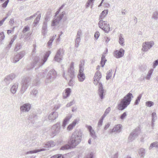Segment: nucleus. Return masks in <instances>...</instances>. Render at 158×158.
I'll return each instance as SVG.
<instances>
[{"mask_svg":"<svg viewBox=\"0 0 158 158\" xmlns=\"http://www.w3.org/2000/svg\"><path fill=\"white\" fill-rule=\"evenodd\" d=\"M90 134L92 137L94 139H96L97 137L95 134V132L94 130L89 131Z\"/></svg>","mask_w":158,"mask_h":158,"instance_id":"ea45409f","label":"nucleus"},{"mask_svg":"<svg viewBox=\"0 0 158 158\" xmlns=\"http://www.w3.org/2000/svg\"><path fill=\"white\" fill-rule=\"evenodd\" d=\"M93 2L91 0H88V1L86 4L85 5V7L87 8L91 4L93 3Z\"/></svg>","mask_w":158,"mask_h":158,"instance_id":"3c124183","label":"nucleus"},{"mask_svg":"<svg viewBox=\"0 0 158 158\" xmlns=\"http://www.w3.org/2000/svg\"><path fill=\"white\" fill-rule=\"evenodd\" d=\"M50 158H64L62 155H55L51 157Z\"/></svg>","mask_w":158,"mask_h":158,"instance_id":"6e6d98bb","label":"nucleus"},{"mask_svg":"<svg viewBox=\"0 0 158 158\" xmlns=\"http://www.w3.org/2000/svg\"><path fill=\"white\" fill-rule=\"evenodd\" d=\"M94 153L93 152H91L89 154L87 155V156L85 158H94Z\"/></svg>","mask_w":158,"mask_h":158,"instance_id":"0e129e2a","label":"nucleus"},{"mask_svg":"<svg viewBox=\"0 0 158 158\" xmlns=\"http://www.w3.org/2000/svg\"><path fill=\"white\" fill-rule=\"evenodd\" d=\"M104 118L102 116L101 118L99 120L98 123V127H100L102 124Z\"/></svg>","mask_w":158,"mask_h":158,"instance_id":"79ce46f5","label":"nucleus"},{"mask_svg":"<svg viewBox=\"0 0 158 158\" xmlns=\"http://www.w3.org/2000/svg\"><path fill=\"white\" fill-rule=\"evenodd\" d=\"M84 61L83 60H82L80 61V64H79V70L82 71H84Z\"/></svg>","mask_w":158,"mask_h":158,"instance_id":"2f4dec72","label":"nucleus"},{"mask_svg":"<svg viewBox=\"0 0 158 158\" xmlns=\"http://www.w3.org/2000/svg\"><path fill=\"white\" fill-rule=\"evenodd\" d=\"M84 71H79V73L77 76V77L79 81L80 82H83L85 79V74L83 73Z\"/></svg>","mask_w":158,"mask_h":158,"instance_id":"6ab92c4d","label":"nucleus"},{"mask_svg":"<svg viewBox=\"0 0 158 158\" xmlns=\"http://www.w3.org/2000/svg\"><path fill=\"white\" fill-rule=\"evenodd\" d=\"M100 35V33L98 31H96L94 34V37L96 39H98Z\"/></svg>","mask_w":158,"mask_h":158,"instance_id":"69168bd1","label":"nucleus"},{"mask_svg":"<svg viewBox=\"0 0 158 158\" xmlns=\"http://www.w3.org/2000/svg\"><path fill=\"white\" fill-rule=\"evenodd\" d=\"M157 119V117L156 113L153 112L152 113V121L153 122H155V120Z\"/></svg>","mask_w":158,"mask_h":158,"instance_id":"37998d69","label":"nucleus"},{"mask_svg":"<svg viewBox=\"0 0 158 158\" xmlns=\"http://www.w3.org/2000/svg\"><path fill=\"white\" fill-rule=\"evenodd\" d=\"M18 83H15L11 87L10 91L13 94H15L18 88Z\"/></svg>","mask_w":158,"mask_h":158,"instance_id":"393cba45","label":"nucleus"},{"mask_svg":"<svg viewBox=\"0 0 158 158\" xmlns=\"http://www.w3.org/2000/svg\"><path fill=\"white\" fill-rule=\"evenodd\" d=\"M155 20H156L158 19V11H156L153 13L152 18Z\"/></svg>","mask_w":158,"mask_h":158,"instance_id":"f704fd0d","label":"nucleus"},{"mask_svg":"<svg viewBox=\"0 0 158 158\" xmlns=\"http://www.w3.org/2000/svg\"><path fill=\"white\" fill-rule=\"evenodd\" d=\"M123 35L120 34L119 35V43L122 46H123L124 45V39L122 37Z\"/></svg>","mask_w":158,"mask_h":158,"instance_id":"7c9ffc66","label":"nucleus"},{"mask_svg":"<svg viewBox=\"0 0 158 158\" xmlns=\"http://www.w3.org/2000/svg\"><path fill=\"white\" fill-rule=\"evenodd\" d=\"M106 60L105 58V56L103 55L101 58V60L100 62V64H101L102 67H103L106 61Z\"/></svg>","mask_w":158,"mask_h":158,"instance_id":"c85d7f7f","label":"nucleus"},{"mask_svg":"<svg viewBox=\"0 0 158 158\" xmlns=\"http://www.w3.org/2000/svg\"><path fill=\"white\" fill-rule=\"evenodd\" d=\"M81 38H76L75 39V46L76 48H77L79 46V43L80 42Z\"/></svg>","mask_w":158,"mask_h":158,"instance_id":"c9c22d12","label":"nucleus"},{"mask_svg":"<svg viewBox=\"0 0 158 158\" xmlns=\"http://www.w3.org/2000/svg\"><path fill=\"white\" fill-rule=\"evenodd\" d=\"M9 0H7L6 1L3 3L2 4V7L3 8H5L6 7L7 5L9 2Z\"/></svg>","mask_w":158,"mask_h":158,"instance_id":"e2e57ef3","label":"nucleus"},{"mask_svg":"<svg viewBox=\"0 0 158 158\" xmlns=\"http://www.w3.org/2000/svg\"><path fill=\"white\" fill-rule=\"evenodd\" d=\"M30 30L29 27L28 26H25L23 30V33H25L26 32L29 31Z\"/></svg>","mask_w":158,"mask_h":158,"instance_id":"de8ad7c7","label":"nucleus"},{"mask_svg":"<svg viewBox=\"0 0 158 158\" xmlns=\"http://www.w3.org/2000/svg\"><path fill=\"white\" fill-rule=\"evenodd\" d=\"M15 77V74L14 73H11L5 77L3 81L5 83L6 85H8Z\"/></svg>","mask_w":158,"mask_h":158,"instance_id":"4468645a","label":"nucleus"},{"mask_svg":"<svg viewBox=\"0 0 158 158\" xmlns=\"http://www.w3.org/2000/svg\"><path fill=\"white\" fill-rule=\"evenodd\" d=\"M146 152L144 148H141L138 150V153L141 158H143Z\"/></svg>","mask_w":158,"mask_h":158,"instance_id":"cd10ccee","label":"nucleus"},{"mask_svg":"<svg viewBox=\"0 0 158 158\" xmlns=\"http://www.w3.org/2000/svg\"><path fill=\"white\" fill-rule=\"evenodd\" d=\"M133 98L132 94L130 93H128L121 99L120 103L118 105V109L120 110H124L130 104L131 99Z\"/></svg>","mask_w":158,"mask_h":158,"instance_id":"f03ea898","label":"nucleus"},{"mask_svg":"<svg viewBox=\"0 0 158 158\" xmlns=\"http://www.w3.org/2000/svg\"><path fill=\"white\" fill-rule=\"evenodd\" d=\"M59 21H58V20H57V18L54 20L52 22V26H54L58 24Z\"/></svg>","mask_w":158,"mask_h":158,"instance_id":"a18cd8bd","label":"nucleus"},{"mask_svg":"<svg viewBox=\"0 0 158 158\" xmlns=\"http://www.w3.org/2000/svg\"><path fill=\"white\" fill-rule=\"evenodd\" d=\"M40 81L39 78H37L34 81L33 84L35 86H38L40 84Z\"/></svg>","mask_w":158,"mask_h":158,"instance_id":"49530a36","label":"nucleus"},{"mask_svg":"<svg viewBox=\"0 0 158 158\" xmlns=\"http://www.w3.org/2000/svg\"><path fill=\"white\" fill-rule=\"evenodd\" d=\"M21 112H28L31 109V105L28 103H25L20 107Z\"/></svg>","mask_w":158,"mask_h":158,"instance_id":"dca6fc26","label":"nucleus"},{"mask_svg":"<svg viewBox=\"0 0 158 158\" xmlns=\"http://www.w3.org/2000/svg\"><path fill=\"white\" fill-rule=\"evenodd\" d=\"M31 79L29 77L23 78L22 81V86L21 89L22 94H23L31 84Z\"/></svg>","mask_w":158,"mask_h":158,"instance_id":"0eeeda50","label":"nucleus"},{"mask_svg":"<svg viewBox=\"0 0 158 158\" xmlns=\"http://www.w3.org/2000/svg\"><path fill=\"white\" fill-rule=\"evenodd\" d=\"M105 15H102L100 14V15L99 16V21H101V20H102L105 17Z\"/></svg>","mask_w":158,"mask_h":158,"instance_id":"774afa93","label":"nucleus"},{"mask_svg":"<svg viewBox=\"0 0 158 158\" xmlns=\"http://www.w3.org/2000/svg\"><path fill=\"white\" fill-rule=\"evenodd\" d=\"M158 148V142H155L152 143L149 147V150H151L153 148Z\"/></svg>","mask_w":158,"mask_h":158,"instance_id":"c756f323","label":"nucleus"},{"mask_svg":"<svg viewBox=\"0 0 158 158\" xmlns=\"http://www.w3.org/2000/svg\"><path fill=\"white\" fill-rule=\"evenodd\" d=\"M82 135V133L80 130H75L70 138L69 142V144H66L62 146L60 149L64 150L69 149L71 148H75L81 143Z\"/></svg>","mask_w":158,"mask_h":158,"instance_id":"f257e3e1","label":"nucleus"},{"mask_svg":"<svg viewBox=\"0 0 158 158\" xmlns=\"http://www.w3.org/2000/svg\"><path fill=\"white\" fill-rule=\"evenodd\" d=\"M5 38V35L3 32H1L0 33V42L2 41Z\"/></svg>","mask_w":158,"mask_h":158,"instance_id":"864d4df0","label":"nucleus"},{"mask_svg":"<svg viewBox=\"0 0 158 158\" xmlns=\"http://www.w3.org/2000/svg\"><path fill=\"white\" fill-rule=\"evenodd\" d=\"M29 119L31 123H34L35 122V120L37 119L36 115L33 114H31L29 116Z\"/></svg>","mask_w":158,"mask_h":158,"instance_id":"bb28decb","label":"nucleus"},{"mask_svg":"<svg viewBox=\"0 0 158 158\" xmlns=\"http://www.w3.org/2000/svg\"><path fill=\"white\" fill-rule=\"evenodd\" d=\"M110 110L111 109L110 107H108L105 110L104 114L102 116L105 118L106 117V116L109 113Z\"/></svg>","mask_w":158,"mask_h":158,"instance_id":"4c0bfd02","label":"nucleus"},{"mask_svg":"<svg viewBox=\"0 0 158 158\" xmlns=\"http://www.w3.org/2000/svg\"><path fill=\"white\" fill-rule=\"evenodd\" d=\"M154 44L153 41L145 42L142 44V50L145 52H147L154 45Z\"/></svg>","mask_w":158,"mask_h":158,"instance_id":"9d476101","label":"nucleus"},{"mask_svg":"<svg viewBox=\"0 0 158 158\" xmlns=\"http://www.w3.org/2000/svg\"><path fill=\"white\" fill-rule=\"evenodd\" d=\"M64 14L65 12L64 11L62 12L59 17H57V20H58V21H60L64 16Z\"/></svg>","mask_w":158,"mask_h":158,"instance_id":"8fccbe9b","label":"nucleus"},{"mask_svg":"<svg viewBox=\"0 0 158 158\" xmlns=\"http://www.w3.org/2000/svg\"><path fill=\"white\" fill-rule=\"evenodd\" d=\"M127 115V113L126 112H124L123 114H121L120 117V118L123 120L124 119Z\"/></svg>","mask_w":158,"mask_h":158,"instance_id":"603ef678","label":"nucleus"},{"mask_svg":"<svg viewBox=\"0 0 158 158\" xmlns=\"http://www.w3.org/2000/svg\"><path fill=\"white\" fill-rule=\"evenodd\" d=\"M147 68V66L146 64H143L141 65L140 66L139 69L142 71H144Z\"/></svg>","mask_w":158,"mask_h":158,"instance_id":"a19ab883","label":"nucleus"},{"mask_svg":"<svg viewBox=\"0 0 158 158\" xmlns=\"http://www.w3.org/2000/svg\"><path fill=\"white\" fill-rule=\"evenodd\" d=\"M74 64V62H72L68 70V75L71 78L69 82V85L70 86H73L74 83V82L73 80V79L75 77Z\"/></svg>","mask_w":158,"mask_h":158,"instance_id":"39448f33","label":"nucleus"},{"mask_svg":"<svg viewBox=\"0 0 158 158\" xmlns=\"http://www.w3.org/2000/svg\"><path fill=\"white\" fill-rule=\"evenodd\" d=\"M25 54V52L24 51H22L17 53L15 56L13 62L16 63L19 61L20 59L24 56Z\"/></svg>","mask_w":158,"mask_h":158,"instance_id":"2eb2a0df","label":"nucleus"},{"mask_svg":"<svg viewBox=\"0 0 158 158\" xmlns=\"http://www.w3.org/2000/svg\"><path fill=\"white\" fill-rule=\"evenodd\" d=\"M102 77L101 73L99 71H97L95 73V76L94 77V83L95 85H97L100 79Z\"/></svg>","mask_w":158,"mask_h":158,"instance_id":"f3484780","label":"nucleus"},{"mask_svg":"<svg viewBox=\"0 0 158 158\" xmlns=\"http://www.w3.org/2000/svg\"><path fill=\"white\" fill-rule=\"evenodd\" d=\"M54 40V39H51L48 43V45L50 46L52 45V43Z\"/></svg>","mask_w":158,"mask_h":158,"instance_id":"338daca9","label":"nucleus"},{"mask_svg":"<svg viewBox=\"0 0 158 158\" xmlns=\"http://www.w3.org/2000/svg\"><path fill=\"white\" fill-rule=\"evenodd\" d=\"M58 116V114L57 112L56 111L53 112L49 115L48 118L49 120L52 121L57 118Z\"/></svg>","mask_w":158,"mask_h":158,"instance_id":"412c9836","label":"nucleus"},{"mask_svg":"<svg viewBox=\"0 0 158 158\" xmlns=\"http://www.w3.org/2000/svg\"><path fill=\"white\" fill-rule=\"evenodd\" d=\"M22 46L20 43H17L16 45L14 50L16 52L22 48Z\"/></svg>","mask_w":158,"mask_h":158,"instance_id":"58836bf2","label":"nucleus"},{"mask_svg":"<svg viewBox=\"0 0 158 158\" xmlns=\"http://www.w3.org/2000/svg\"><path fill=\"white\" fill-rule=\"evenodd\" d=\"M153 69H151L148 72V74L146 77V79L148 80H149L151 78V75H152Z\"/></svg>","mask_w":158,"mask_h":158,"instance_id":"72a5a7b5","label":"nucleus"},{"mask_svg":"<svg viewBox=\"0 0 158 158\" xmlns=\"http://www.w3.org/2000/svg\"><path fill=\"white\" fill-rule=\"evenodd\" d=\"M37 93V90L36 89H34L31 92V94L35 96Z\"/></svg>","mask_w":158,"mask_h":158,"instance_id":"bf43d9fd","label":"nucleus"},{"mask_svg":"<svg viewBox=\"0 0 158 158\" xmlns=\"http://www.w3.org/2000/svg\"><path fill=\"white\" fill-rule=\"evenodd\" d=\"M122 126L120 124H118L114 127L112 129L111 132H110V133H112L114 132H120L122 129Z\"/></svg>","mask_w":158,"mask_h":158,"instance_id":"4be33fe9","label":"nucleus"},{"mask_svg":"<svg viewBox=\"0 0 158 158\" xmlns=\"http://www.w3.org/2000/svg\"><path fill=\"white\" fill-rule=\"evenodd\" d=\"M98 25L99 27L106 33H108L110 31L109 24H107V21H103V20L99 21Z\"/></svg>","mask_w":158,"mask_h":158,"instance_id":"6e6552de","label":"nucleus"},{"mask_svg":"<svg viewBox=\"0 0 158 158\" xmlns=\"http://www.w3.org/2000/svg\"><path fill=\"white\" fill-rule=\"evenodd\" d=\"M140 131L139 128L135 129L130 134L128 140L129 141H132L136 138L139 133Z\"/></svg>","mask_w":158,"mask_h":158,"instance_id":"f8f14e48","label":"nucleus"},{"mask_svg":"<svg viewBox=\"0 0 158 158\" xmlns=\"http://www.w3.org/2000/svg\"><path fill=\"white\" fill-rule=\"evenodd\" d=\"M47 23L46 22H44L42 27V33L44 36L46 34L47 32Z\"/></svg>","mask_w":158,"mask_h":158,"instance_id":"a878e982","label":"nucleus"},{"mask_svg":"<svg viewBox=\"0 0 158 158\" xmlns=\"http://www.w3.org/2000/svg\"><path fill=\"white\" fill-rule=\"evenodd\" d=\"M158 65V59L155 60L153 63L152 67L154 68H155L156 66Z\"/></svg>","mask_w":158,"mask_h":158,"instance_id":"13d9d810","label":"nucleus"},{"mask_svg":"<svg viewBox=\"0 0 158 158\" xmlns=\"http://www.w3.org/2000/svg\"><path fill=\"white\" fill-rule=\"evenodd\" d=\"M51 53L50 51H48L45 54L44 58L40 60L38 57H36L35 58L33 64H31V67L32 68L35 66H37L40 67L43 65L45 62L47 61L48 57ZM37 68L38 67H37Z\"/></svg>","mask_w":158,"mask_h":158,"instance_id":"7ed1b4c3","label":"nucleus"},{"mask_svg":"<svg viewBox=\"0 0 158 158\" xmlns=\"http://www.w3.org/2000/svg\"><path fill=\"white\" fill-rule=\"evenodd\" d=\"M142 94H140L138 96L135 102V105H137L139 104L142 97Z\"/></svg>","mask_w":158,"mask_h":158,"instance_id":"e433bc0d","label":"nucleus"},{"mask_svg":"<svg viewBox=\"0 0 158 158\" xmlns=\"http://www.w3.org/2000/svg\"><path fill=\"white\" fill-rule=\"evenodd\" d=\"M79 121V119H75L71 124L67 127V130L69 131L72 130L76 125L78 123Z\"/></svg>","mask_w":158,"mask_h":158,"instance_id":"b1692460","label":"nucleus"},{"mask_svg":"<svg viewBox=\"0 0 158 158\" xmlns=\"http://www.w3.org/2000/svg\"><path fill=\"white\" fill-rule=\"evenodd\" d=\"M124 50L122 48H121L119 50H116L114 52V56L117 58H120L122 57L124 55Z\"/></svg>","mask_w":158,"mask_h":158,"instance_id":"a211bd4d","label":"nucleus"},{"mask_svg":"<svg viewBox=\"0 0 158 158\" xmlns=\"http://www.w3.org/2000/svg\"><path fill=\"white\" fill-rule=\"evenodd\" d=\"M81 35V30H79L77 33L76 35V38H80Z\"/></svg>","mask_w":158,"mask_h":158,"instance_id":"052dcab7","label":"nucleus"},{"mask_svg":"<svg viewBox=\"0 0 158 158\" xmlns=\"http://www.w3.org/2000/svg\"><path fill=\"white\" fill-rule=\"evenodd\" d=\"M112 73V70L111 69L109 70L107 72L106 77V80H109L111 77Z\"/></svg>","mask_w":158,"mask_h":158,"instance_id":"473e14b6","label":"nucleus"},{"mask_svg":"<svg viewBox=\"0 0 158 158\" xmlns=\"http://www.w3.org/2000/svg\"><path fill=\"white\" fill-rule=\"evenodd\" d=\"M52 135L54 136L59 133L60 130V123H57L54 125L52 128Z\"/></svg>","mask_w":158,"mask_h":158,"instance_id":"1a4fd4ad","label":"nucleus"},{"mask_svg":"<svg viewBox=\"0 0 158 158\" xmlns=\"http://www.w3.org/2000/svg\"><path fill=\"white\" fill-rule=\"evenodd\" d=\"M72 114H69V115L67 116L64 119L62 125V126L63 127V129H64L69 121L72 117Z\"/></svg>","mask_w":158,"mask_h":158,"instance_id":"aec40b11","label":"nucleus"},{"mask_svg":"<svg viewBox=\"0 0 158 158\" xmlns=\"http://www.w3.org/2000/svg\"><path fill=\"white\" fill-rule=\"evenodd\" d=\"M37 15V13H35L33 15L30 16V17L26 18L25 19V21H27L28 20L31 19L35 17Z\"/></svg>","mask_w":158,"mask_h":158,"instance_id":"5fc2aeb1","label":"nucleus"},{"mask_svg":"<svg viewBox=\"0 0 158 158\" xmlns=\"http://www.w3.org/2000/svg\"><path fill=\"white\" fill-rule=\"evenodd\" d=\"M71 92V89L70 88L66 89L64 92L63 93V97L64 99H66L69 97Z\"/></svg>","mask_w":158,"mask_h":158,"instance_id":"5701e85b","label":"nucleus"},{"mask_svg":"<svg viewBox=\"0 0 158 158\" xmlns=\"http://www.w3.org/2000/svg\"><path fill=\"white\" fill-rule=\"evenodd\" d=\"M154 102L151 101H148L146 102V105L148 107H151L154 105Z\"/></svg>","mask_w":158,"mask_h":158,"instance_id":"c03bdc74","label":"nucleus"},{"mask_svg":"<svg viewBox=\"0 0 158 158\" xmlns=\"http://www.w3.org/2000/svg\"><path fill=\"white\" fill-rule=\"evenodd\" d=\"M55 145V143L52 141L48 142L46 143L44 147V148H41L40 149H35L30 151L26 153V155L35 153L39 152L44 151L48 150V148L54 147Z\"/></svg>","mask_w":158,"mask_h":158,"instance_id":"20e7f679","label":"nucleus"},{"mask_svg":"<svg viewBox=\"0 0 158 158\" xmlns=\"http://www.w3.org/2000/svg\"><path fill=\"white\" fill-rule=\"evenodd\" d=\"M108 13V10H103L101 13L102 15H105V16Z\"/></svg>","mask_w":158,"mask_h":158,"instance_id":"680f3d73","label":"nucleus"},{"mask_svg":"<svg viewBox=\"0 0 158 158\" xmlns=\"http://www.w3.org/2000/svg\"><path fill=\"white\" fill-rule=\"evenodd\" d=\"M64 53L63 49L61 48H60L57 51L54 57V60L58 62H60L62 60Z\"/></svg>","mask_w":158,"mask_h":158,"instance_id":"9b49d317","label":"nucleus"},{"mask_svg":"<svg viewBox=\"0 0 158 158\" xmlns=\"http://www.w3.org/2000/svg\"><path fill=\"white\" fill-rule=\"evenodd\" d=\"M46 72H44V70L42 71L40 73V74H38V77H44L46 75Z\"/></svg>","mask_w":158,"mask_h":158,"instance_id":"4d7b16f0","label":"nucleus"},{"mask_svg":"<svg viewBox=\"0 0 158 158\" xmlns=\"http://www.w3.org/2000/svg\"><path fill=\"white\" fill-rule=\"evenodd\" d=\"M105 90L103 89V85L101 82L99 83L98 94L101 100L103 99L105 95Z\"/></svg>","mask_w":158,"mask_h":158,"instance_id":"ddd939ff","label":"nucleus"},{"mask_svg":"<svg viewBox=\"0 0 158 158\" xmlns=\"http://www.w3.org/2000/svg\"><path fill=\"white\" fill-rule=\"evenodd\" d=\"M57 76L56 71L53 69L50 70L45 80L46 84L52 82Z\"/></svg>","mask_w":158,"mask_h":158,"instance_id":"423d86ee","label":"nucleus"},{"mask_svg":"<svg viewBox=\"0 0 158 158\" xmlns=\"http://www.w3.org/2000/svg\"><path fill=\"white\" fill-rule=\"evenodd\" d=\"M75 101L73 99L69 103H67L66 105V107H69L75 103Z\"/></svg>","mask_w":158,"mask_h":158,"instance_id":"09e8293b","label":"nucleus"}]
</instances>
